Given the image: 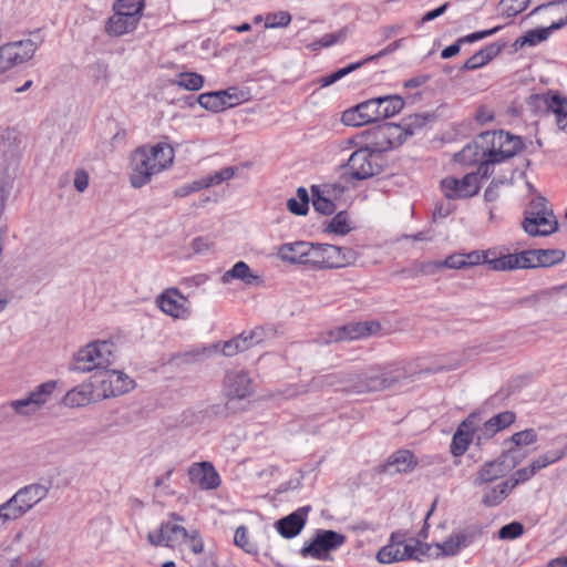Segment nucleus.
<instances>
[{
	"mask_svg": "<svg viewBox=\"0 0 567 567\" xmlns=\"http://www.w3.org/2000/svg\"><path fill=\"white\" fill-rule=\"evenodd\" d=\"M247 349H249V344L246 343L245 332H243L238 337L224 342L221 353L225 357H233Z\"/></svg>",
	"mask_w": 567,
	"mask_h": 567,
	"instance_id": "obj_46",
	"label": "nucleus"
},
{
	"mask_svg": "<svg viewBox=\"0 0 567 567\" xmlns=\"http://www.w3.org/2000/svg\"><path fill=\"white\" fill-rule=\"evenodd\" d=\"M220 279L223 284H229L234 279L240 280L248 286L261 284V278L252 274L250 267L245 261H237L229 270L224 272Z\"/></svg>",
	"mask_w": 567,
	"mask_h": 567,
	"instance_id": "obj_33",
	"label": "nucleus"
},
{
	"mask_svg": "<svg viewBox=\"0 0 567 567\" xmlns=\"http://www.w3.org/2000/svg\"><path fill=\"white\" fill-rule=\"evenodd\" d=\"M310 511L311 506H302L278 519L275 524L277 532L287 539L298 536L307 523Z\"/></svg>",
	"mask_w": 567,
	"mask_h": 567,
	"instance_id": "obj_23",
	"label": "nucleus"
},
{
	"mask_svg": "<svg viewBox=\"0 0 567 567\" xmlns=\"http://www.w3.org/2000/svg\"><path fill=\"white\" fill-rule=\"evenodd\" d=\"M187 473L190 483L203 491L216 489L220 485V476L208 461L193 463Z\"/></svg>",
	"mask_w": 567,
	"mask_h": 567,
	"instance_id": "obj_20",
	"label": "nucleus"
},
{
	"mask_svg": "<svg viewBox=\"0 0 567 567\" xmlns=\"http://www.w3.org/2000/svg\"><path fill=\"white\" fill-rule=\"evenodd\" d=\"M43 558L37 556L25 558L23 555L17 556L9 561V567H42Z\"/></svg>",
	"mask_w": 567,
	"mask_h": 567,
	"instance_id": "obj_57",
	"label": "nucleus"
},
{
	"mask_svg": "<svg viewBox=\"0 0 567 567\" xmlns=\"http://www.w3.org/2000/svg\"><path fill=\"white\" fill-rule=\"evenodd\" d=\"M235 175V168L234 167H225L218 172H215L212 175L206 176L209 186L219 185L225 181H228L233 178Z\"/></svg>",
	"mask_w": 567,
	"mask_h": 567,
	"instance_id": "obj_59",
	"label": "nucleus"
},
{
	"mask_svg": "<svg viewBox=\"0 0 567 567\" xmlns=\"http://www.w3.org/2000/svg\"><path fill=\"white\" fill-rule=\"evenodd\" d=\"M183 543L196 555L204 550V543L197 530L188 532V536L183 538Z\"/></svg>",
	"mask_w": 567,
	"mask_h": 567,
	"instance_id": "obj_64",
	"label": "nucleus"
},
{
	"mask_svg": "<svg viewBox=\"0 0 567 567\" xmlns=\"http://www.w3.org/2000/svg\"><path fill=\"white\" fill-rule=\"evenodd\" d=\"M93 79L95 82H107L109 80V65L104 61H96L90 65Z\"/></svg>",
	"mask_w": 567,
	"mask_h": 567,
	"instance_id": "obj_60",
	"label": "nucleus"
},
{
	"mask_svg": "<svg viewBox=\"0 0 567 567\" xmlns=\"http://www.w3.org/2000/svg\"><path fill=\"white\" fill-rule=\"evenodd\" d=\"M291 21V16L281 11L274 14H268L266 18V27L267 28H284L287 27Z\"/></svg>",
	"mask_w": 567,
	"mask_h": 567,
	"instance_id": "obj_54",
	"label": "nucleus"
},
{
	"mask_svg": "<svg viewBox=\"0 0 567 567\" xmlns=\"http://www.w3.org/2000/svg\"><path fill=\"white\" fill-rule=\"evenodd\" d=\"M204 76L196 72H183L174 83L188 91H198L204 86Z\"/></svg>",
	"mask_w": 567,
	"mask_h": 567,
	"instance_id": "obj_42",
	"label": "nucleus"
},
{
	"mask_svg": "<svg viewBox=\"0 0 567 567\" xmlns=\"http://www.w3.org/2000/svg\"><path fill=\"white\" fill-rule=\"evenodd\" d=\"M103 371L104 378L101 380V383L104 389V398L121 395L133 386L134 381L123 372L109 370V368Z\"/></svg>",
	"mask_w": 567,
	"mask_h": 567,
	"instance_id": "obj_25",
	"label": "nucleus"
},
{
	"mask_svg": "<svg viewBox=\"0 0 567 567\" xmlns=\"http://www.w3.org/2000/svg\"><path fill=\"white\" fill-rule=\"evenodd\" d=\"M272 333V329L269 327H257L248 333L245 332L246 343L249 344V348L256 344H259L264 341V339Z\"/></svg>",
	"mask_w": 567,
	"mask_h": 567,
	"instance_id": "obj_52",
	"label": "nucleus"
},
{
	"mask_svg": "<svg viewBox=\"0 0 567 567\" xmlns=\"http://www.w3.org/2000/svg\"><path fill=\"white\" fill-rule=\"evenodd\" d=\"M344 168L351 179H367L382 172V156L379 151L362 147L350 155Z\"/></svg>",
	"mask_w": 567,
	"mask_h": 567,
	"instance_id": "obj_6",
	"label": "nucleus"
},
{
	"mask_svg": "<svg viewBox=\"0 0 567 567\" xmlns=\"http://www.w3.org/2000/svg\"><path fill=\"white\" fill-rule=\"evenodd\" d=\"M485 156H491V150L488 144L483 143L481 133L472 143H468L462 151L456 153L454 159L463 165H473L485 158Z\"/></svg>",
	"mask_w": 567,
	"mask_h": 567,
	"instance_id": "obj_28",
	"label": "nucleus"
},
{
	"mask_svg": "<svg viewBox=\"0 0 567 567\" xmlns=\"http://www.w3.org/2000/svg\"><path fill=\"white\" fill-rule=\"evenodd\" d=\"M379 104L380 120H385L398 114L404 106V101L399 95H386L377 97Z\"/></svg>",
	"mask_w": 567,
	"mask_h": 567,
	"instance_id": "obj_41",
	"label": "nucleus"
},
{
	"mask_svg": "<svg viewBox=\"0 0 567 567\" xmlns=\"http://www.w3.org/2000/svg\"><path fill=\"white\" fill-rule=\"evenodd\" d=\"M423 554L420 548V542L416 539H406V533L393 532L390 535L386 545L382 546L377 553V560L380 564H393L398 561L419 559Z\"/></svg>",
	"mask_w": 567,
	"mask_h": 567,
	"instance_id": "obj_4",
	"label": "nucleus"
},
{
	"mask_svg": "<svg viewBox=\"0 0 567 567\" xmlns=\"http://www.w3.org/2000/svg\"><path fill=\"white\" fill-rule=\"evenodd\" d=\"M93 393V385L91 383H82L66 392L63 403L69 408L84 406L92 401Z\"/></svg>",
	"mask_w": 567,
	"mask_h": 567,
	"instance_id": "obj_35",
	"label": "nucleus"
},
{
	"mask_svg": "<svg viewBox=\"0 0 567 567\" xmlns=\"http://www.w3.org/2000/svg\"><path fill=\"white\" fill-rule=\"evenodd\" d=\"M483 494L481 503L485 507H496L502 504L505 498L512 493V487L507 481H503L497 485L491 486L489 484L483 486Z\"/></svg>",
	"mask_w": 567,
	"mask_h": 567,
	"instance_id": "obj_34",
	"label": "nucleus"
},
{
	"mask_svg": "<svg viewBox=\"0 0 567 567\" xmlns=\"http://www.w3.org/2000/svg\"><path fill=\"white\" fill-rule=\"evenodd\" d=\"M234 543L248 554L257 553V547L254 543L248 539V529L241 525L235 530Z\"/></svg>",
	"mask_w": 567,
	"mask_h": 567,
	"instance_id": "obj_47",
	"label": "nucleus"
},
{
	"mask_svg": "<svg viewBox=\"0 0 567 567\" xmlns=\"http://www.w3.org/2000/svg\"><path fill=\"white\" fill-rule=\"evenodd\" d=\"M339 254V246L329 244L311 245L309 265L319 269L336 268Z\"/></svg>",
	"mask_w": 567,
	"mask_h": 567,
	"instance_id": "obj_27",
	"label": "nucleus"
},
{
	"mask_svg": "<svg viewBox=\"0 0 567 567\" xmlns=\"http://www.w3.org/2000/svg\"><path fill=\"white\" fill-rule=\"evenodd\" d=\"M502 163V161L496 156H485L482 161H480L477 164V176L480 175L482 178H487L494 173V164Z\"/></svg>",
	"mask_w": 567,
	"mask_h": 567,
	"instance_id": "obj_56",
	"label": "nucleus"
},
{
	"mask_svg": "<svg viewBox=\"0 0 567 567\" xmlns=\"http://www.w3.org/2000/svg\"><path fill=\"white\" fill-rule=\"evenodd\" d=\"M522 225L530 236H548L558 228V221L553 210L547 208L544 197L530 202Z\"/></svg>",
	"mask_w": 567,
	"mask_h": 567,
	"instance_id": "obj_5",
	"label": "nucleus"
},
{
	"mask_svg": "<svg viewBox=\"0 0 567 567\" xmlns=\"http://www.w3.org/2000/svg\"><path fill=\"white\" fill-rule=\"evenodd\" d=\"M399 378L383 368L370 367L360 373L349 374L342 381L341 390L357 394L383 391L396 384Z\"/></svg>",
	"mask_w": 567,
	"mask_h": 567,
	"instance_id": "obj_2",
	"label": "nucleus"
},
{
	"mask_svg": "<svg viewBox=\"0 0 567 567\" xmlns=\"http://www.w3.org/2000/svg\"><path fill=\"white\" fill-rule=\"evenodd\" d=\"M474 534L467 530H461L451 535L441 545V550L447 556L456 555L462 548L473 543Z\"/></svg>",
	"mask_w": 567,
	"mask_h": 567,
	"instance_id": "obj_37",
	"label": "nucleus"
},
{
	"mask_svg": "<svg viewBox=\"0 0 567 567\" xmlns=\"http://www.w3.org/2000/svg\"><path fill=\"white\" fill-rule=\"evenodd\" d=\"M328 233H334L337 235H347L350 231V227L348 225L347 214L344 212H340L330 220L329 225L326 228Z\"/></svg>",
	"mask_w": 567,
	"mask_h": 567,
	"instance_id": "obj_48",
	"label": "nucleus"
},
{
	"mask_svg": "<svg viewBox=\"0 0 567 567\" xmlns=\"http://www.w3.org/2000/svg\"><path fill=\"white\" fill-rule=\"evenodd\" d=\"M144 6V0H116L113 3V11L132 13L141 19Z\"/></svg>",
	"mask_w": 567,
	"mask_h": 567,
	"instance_id": "obj_44",
	"label": "nucleus"
},
{
	"mask_svg": "<svg viewBox=\"0 0 567 567\" xmlns=\"http://www.w3.org/2000/svg\"><path fill=\"white\" fill-rule=\"evenodd\" d=\"M56 382L48 381L35 388L28 396L10 402V406L21 415H29L37 412L44 405L53 391L55 390Z\"/></svg>",
	"mask_w": 567,
	"mask_h": 567,
	"instance_id": "obj_14",
	"label": "nucleus"
},
{
	"mask_svg": "<svg viewBox=\"0 0 567 567\" xmlns=\"http://www.w3.org/2000/svg\"><path fill=\"white\" fill-rule=\"evenodd\" d=\"M533 268L550 267L561 262L565 251L561 249H530Z\"/></svg>",
	"mask_w": 567,
	"mask_h": 567,
	"instance_id": "obj_38",
	"label": "nucleus"
},
{
	"mask_svg": "<svg viewBox=\"0 0 567 567\" xmlns=\"http://www.w3.org/2000/svg\"><path fill=\"white\" fill-rule=\"evenodd\" d=\"M480 415L471 413L457 427L451 442V453L454 456L463 455L473 441L474 433L477 431Z\"/></svg>",
	"mask_w": 567,
	"mask_h": 567,
	"instance_id": "obj_18",
	"label": "nucleus"
},
{
	"mask_svg": "<svg viewBox=\"0 0 567 567\" xmlns=\"http://www.w3.org/2000/svg\"><path fill=\"white\" fill-rule=\"evenodd\" d=\"M115 344L112 341H94L80 349L70 367L76 372L106 370L115 360Z\"/></svg>",
	"mask_w": 567,
	"mask_h": 567,
	"instance_id": "obj_3",
	"label": "nucleus"
},
{
	"mask_svg": "<svg viewBox=\"0 0 567 567\" xmlns=\"http://www.w3.org/2000/svg\"><path fill=\"white\" fill-rule=\"evenodd\" d=\"M38 43L31 39L9 42L0 47V53L8 70L29 61L38 49Z\"/></svg>",
	"mask_w": 567,
	"mask_h": 567,
	"instance_id": "obj_15",
	"label": "nucleus"
},
{
	"mask_svg": "<svg viewBox=\"0 0 567 567\" xmlns=\"http://www.w3.org/2000/svg\"><path fill=\"white\" fill-rule=\"evenodd\" d=\"M341 121L347 126H362L367 124L362 113L358 111V105L344 111L342 113Z\"/></svg>",
	"mask_w": 567,
	"mask_h": 567,
	"instance_id": "obj_51",
	"label": "nucleus"
},
{
	"mask_svg": "<svg viewBox=\"0 0 567 567\" xmlns=\"http://www.w3.org/2000/svg\"><path fill=\"white\" fill-rule=\"evenodd\" d=\"M565 25H567V16L565 18H561L559 21L553 22L547 28H539V29H534V30L527 31L526 34H524L523 37H519L515 43L518 44L519 47H524V45L534 47V45L547 40V38L550 35L551 31L558 30Z\"/></svg>",
	"mask_w": 567,
	"mask_h": 567,
	"instance_id": "obj_32",
	"label": "nucleus"
},
{
	"mask_svg": "<svg viewBox=\"0 0 567 567\" xmlns=\"http://www.w3.org/2000/svg\"><path fill=\"white\" fill-rule=\"evenodd\" d=\"M567 454V443L565 444L564 449L560 451H549L543 455H539L537 458H535L530 463V467L535 472V474L548 466L549 464L556 463L559 460H561Z\"/></svg>",
	"mask_w": 567,
	"mask_h": 567,
	"instance_id": "obj_43",
	"label": "nucleus"
},
{
	"mask_svg": "<svg viewBox=\"0 0 567 567\" xmlns=\"http://www.w3.org/2000/svg\"><path fill=\"white\" fill-rule=\"evenodd\" d=\"M378 101L379 100L374 97L358 104V111L362 113L367 124L381 121L379 115L380 102Z\"/></svg>",
	"mask_w": 567,
	"mask_h": 567,
	"instance_id": "obj_45",
	"label": "nucleus"
},
{
	"mask_svg": "<svg viewBox=\"0 0 567 567\" xmlns=\"http://www.w3.org/2000/svg\"><path fill=\"white\" fill-rule=\"evenodd\" d=\"M512 443L517 447L527 446L537 441V434L534 429H526L524 431L514 433L511 437Z\"/></svg>",
	"mask_w": 567,
	"mask_h": 567,
	"instance_id": "obj_50",
	"label": "nucleus"
},
{
	"mask_svg": "<svg viewBox=\"0 0 567 567\" xmlns=\"http://www.w3.org/2000/svg\"><path fill=\"white\" fill-rule=\"evenodd\" d=\"M535 475V472L530 466H526L517 470L507 481L512 489H514L518 484L527 482L530 477Z\"/></svg>",
	"mask_w": 567,
	"mask_h": 567,
	"instance_id": "obj_53",
	"label": "nucleus"
},
{
	"mask_svg": "<svg viewBox=\"0 0 567 567\" xmlns=\"http://www.w3.org/2000/svg\"><path fill=\"white\" fill-rule=\"evenodd\" d=\"M444 267L452 269L465 268L464 254H453L449 256L444 261H430L422 266L421 271L426 275L434 274L436 270Z\"/></svg>",
	"mask_w": 567,
	"mask_h": 567,
	"instance_id": "obj_40",
	"label": "nucleus"
},
{
	"mask_svg": "<svg viewBox=\"0 0 567 567\" xmlns=\"http://www.w3.org/2000/svg\"><path fill=\"white\" fill-rule=\"evenodd\" d=\"M188 536V532L182 525L171 522H164L161 526L147 534V540L152 546H165L176 548L183 543V538Z\"/></svg>",
	"mask_w": 567,
	"mask_h": 567,
	"instance_id": "obj_16",
	"label": "nucleus"
},
{
	"mask_svg": "<svg viewBox=\"0 0 567 567\" xmlns=\"http://www.w3.org/2000/svg\"><path fill=\"white\" fill-rule=\"evenodd\" d=\"M524 533V526L519 522H512L504 525L498 530V537L501 539H516Z\"/></svg>",
	"mask_w": 567,
	"mask_h": 567,
	"instance_id": "obj_49",
	"label": "nucleus"
},
{
	"mask_svg": "<svg viewBox=\"0 0 567 567\" xmlns=\"http://www.w3.org/2000/svg\"><path fill=\"white\" fill-rule=\"evenodd\" d=\"M21 137L16 128L7 127L0 133V153L3 161L11 163L19 156Z\"/></svg>",
	"mask_w": 567,
	"mask_h": 567,
	"instance_id": "obj_30",
	"label": "nucleus"
},
{
	"mask_svg": "<svg viewBox=\"0 0 567 567\" xmlns=\"http://www.w3.org/2000/svg\"><path fill=\"white\" fill-rule=\"evenodd\" d=\"M358 258V254L350 247H339V254L337 259L336 268H342L348 265L354 264Z\"/></svg>",
	"mask_w": 567,
	"mask_h": 567,
	"instance_id": "obj_55",
	"label": "nucleus"
},
{
	"mask_svg": "<svg viewBox=\"0 0 567 567\" xmlns=\"http://www.w3.org/2000/svg\"><path fill=\"white\" fill-rule=\"evenodd\" d=\"M224 391L228 398L245 399L252 393V380L246 371H228L224 379Z\"/></svg>",
	"mask_w": 567,
	"mask_h": 567,
	"instance_id": "obj_22",
	"label": "nucleus"
},
{
	"mask_svg": "<svg viewBox=\"0 0 567 567\" xmlns=\"http://www.w3.org/2000/svg\"><path fill=\"white\" fill-rule=\"evenodd\" d=\"M323 187V190H320L319 186L316 185L311 187L312 206L318 213L329 216L336 212V204L328 197L336 185H324Z\"/></svg>",
	"mask_w": 567,
	"mask_h": 567,
	"instance_id": "obj_36",
	"label": "nucleus"
},
{
	"mask_svg": "<svg viewBox=\"0 0 567 567\" xmlns=\"http://www.w3.org/2000/svg\"><path fill=\"white\" fill-rule=\"evenodd\" d=\"M381 324L377 321L350 322L329 331V342L357 340L378 333Z\"/></svg>",
	"mask_w": 567,
	"mask_h": 567,
	"instance_id": "obj_17",
	"label": "nucleus"
},
{
	"mask_svg": "<svg viewBox=\"0 0 567 567\" xmlns=\"http://www.w3.org/2000/svg\"><path fill=\"white\" fill-rule=\"evenodd\" d=\"M487 62L484 58V55L482 54V52L478 50L477 52H475L473 55H471L465 62L464 64L461 66V71L462 72H465V71H472V70H476V69H480L484 65H486Z\"/></svg>",
	"mask_w": 567,
	"mask_h": 567,
	"instance_id": "obj_62",
	"label": "nucleus"
},
{
	"mask_svg": "<svg viewBox=\"0 0 567 567\" xmlns=\"http://www.w3.org/2000/svg\"><path fill=\"white\" fill-rule=\"evenodd\" d=\"M226 92H206L198 95L197 103L205 110L218 113L227 109Z\"/></svg>",
	"mask_w": 567,
	"mask_h": 567,
	"instance_id": "obj_39",
	"label": "nucleus"
},
{
	"mask_svg": "<svg viewBox=\"0 0 567 567\" xmlns=\"http://www.w3.org/2000/svg\"><path fill=\"white\" fill-rule=\"evenodd\" d=\"M140 18L127 12L113 11L105 23V33L110 37H122L133 32L140 22Z\"/></svg>",
	"mask_w": 567,
	"mask_h": 567,
	"instance_id": "obj_24",
	"label": "nucleus"
},
{
	"mask_svg": "<svg viewBox=\"0 0 567 567\" xmlns=\"http://www.w3.org/2000/svg\"><path fill=\"white\" fill-rule=\"evenodd\" d=\"M174 157V148L167 143L138 146L131 155V186L141 188L150 184L154 175L164 172L173 165Z\"/></svg>",
	"mask_w": 567,
	"mask_h": 567,
	"instance_id": "obj_1",
	"label": "nucleus"
},
{
	"mask_svg": "<svg viewBox=\"0 0 567 567\" xmlns=\"http://www.w3.org/2000/svg\"><path fill=\"white\" fill-rule=\"evenodd\" d=\"M530 249L515 254H507L488 261V266L493 270L504 271L513 269L533 268Z\"/></svg>",
	"mask_w": 567,
	"mask_h": 567,
	"instance_id": "obj_26",
	"label": "nucleus"
},
{
	"mask_svg": "<svg viewBox=\"0 0 567 567\" xmlns=\"http://www.w3.org/2000/svg\"><path fill=\"white\" fill-rule=\"evenodd\" d=\"M515 419H516V415L512 411L501 412V413L494 415L493 417H491V420L493 421V423L496 426V430H498V431H502V430L508 427L511 424H513L515 422Z\"/></svg>",
	"mask_w": 567,
	"mask_h": 567,
	"instance_id": "obj_58",
	"label": "nucleus"
},
{
	"mask_svg": "<svg viewBox=\"0 0 567 567\" xmlns=\"http://www.w3.org/2000/svg\"><path fill=\"white\" fill-rule=\"evenodd\" d=\"M501 28H502L501 25H497L492 29L477 31V32L467 34L465 37L460 38L458 43H474L476 41L483 40L487 37L495 34L496 32H498L501 30Z\"/></svg>",
	"mask_w": 567,
	"mask_h": 567,
	"instance_id": "obj_61",
	"label": "nucleus"
},
{
	"mask_svg": "<svg viewBox=\"0 0 567 567\" xmlns=\"http://www.w3.org/2000/svg\"><path fill=\"white\" fill-rule=\"evenodd\" d=\"M402 41H403L402 39H399V40L390 43L384 49L380 50L377 54L370 55V56L363 59L362 61L350 63L349 65L337 70L336 72L331 73L330 75L320 78L318 81L320 83V86L327 87V86L336 83L337 81L341 80L346 75L350 74L351 72L358 70L363 64L394 52L395 50H398L401 47Z\"/></svg>",
	"mask_w": 567,
	"mask_h": 567,
	"instance_id": "obj_21",
	"label": "nucleus"
},
{
	"mask_svg": "<svg viewBox=\"0 0 567 567\" xmlns=\"http://www.w3.org/2000/svg\"><path fill=\"white\" fill-rule=\"evenodd\" d=\"M482 141L488 144L491 156H496L502 162L514 157L524 146L520 137L504 131L483 132Z\"/></svg>",
	"mask_w": 567,
	"mask_h": 567,
	"instance_id": "obj_8",
	"label": "nucleus"
},
{
	"mask_svg": "<svg viewBox=\"0 0 567 567\" xmlns=\"http://www.w3.org/2000/svg\"><path fill=\"white\" fill-rule=\"evenodd\" d=\"M434 116L429 113H417L404 117L401 124L386 123L384 130L389 136H395V141H389L391 147L403 144L409 136L421 131Z\"/></svg>",
	"mask_w": 567,
	"mask_h": 567,
	"instance_id": "obj_10",
	"label": "nucleus"
},
{
	"mask_svg": "<svg viewBox=\"0 0 567 567\" xmlns=\"http://www.w3.org/2000/svg\"><path fill=\"white\" fill-rule=\"evenodd\" d=\"M506 457L507 455L503 454L501 457L487 461L481 465L473 478V485L476 487H483L484 485L504 477L515 466V463L507 464Z\"/></svg>",
	"mask_w": 567,
	"mask_h": 567,
	"instance_id": "obj_19",
	"label": "nucleus"
},
{
	"mask_svg": "<svg viewBox=\"0 0 567 567\" xmlns=\"http://www.w3.org/2000/svg\"><path fill=\"white\" fill-rule=\"evenodd\" d=\"M311 245L306 241L287 243L280 246L278 254L284 261L309 265Z\"/></svg>",
	"mask_w": 567,
	"mask_h": 567,
	"instance_id": "obj_29",
	"label": "nucleus"
},
{
	"mask_svg": "<svg viewBox=\"0 0 567 567\" xmlns=\"http://www.w3.org/2000/svg\"><path fill=\"white\" fill-rule=\"evenodd\" d=\"M416 465V457L411 451L399 450L388 458L384 471L390 473H408L413 471Z\"/></svg>",
	"mask_w": 567,
	"mask_h": 567,
	"instance_id": "obj_31",
	"label": "nucleus"
},
{
	"mask_svg": "<svg viewBox=\"0 0 567 567\" xmlns=\"http://www.w3.org/2000/svg\"><path fill=\"white\" fill-rule=\"evenodd\" d=\"M441 190L450 200L470 198L480 190L478 177L475 173H468L463 178L445 177L440 183Z\"/></svg>",
	"mask_w": 567,
	"mask_h": 567,
	"instance_id": "obj_12",
	"label": "nucleus"
},
{
	"mask_svg": "<svg viewBox=\"0 0 567 567\" xmlns=\"http://www.w3.org/2000/svg\"><path fill=\"white\" fill-rule=\"evenodd\" d=\"M156 303L159 309L167 316L186 320L190 316V302L177 288H168L162 292Z\"/></svg>",
	"mask_w": 567,
	"mask_h": 567,
	"instance_id": "obj_13",
	"label": "nucleus"
},
{
	"mask_svg": "<svg viewBox=\"0 0 567 567\" xmlns=\"http://www.w3.org/2000/svg\"><path fill=\"white\" fill-rule=\"evenodd\" d=\"M346 542V536L334 530H318L310 544L305 545L300 554L303 557L327 559L329 551L337 549Z\"/></svg>",
	"mask_w": 567,
	"mask_h": 567,
	"instance_id": "obj_9",
	"label": "nucleus"
},
{
	"mask_svg": "<svg viewBox=\"0 0 567 567\" xmlns=\"http://www.w3.org/2000/svg\"><path fill=\"white\" fill-rule=\"evenodd\" d=\"M530 103L545 113H553L559 131L567 133V97L557 92H547L530 96Z\"/></svg>",
	"mask_w": 567,
	"mask_h": 567,
	"instance_id": "obj_11",
	"label": "nucleus"
},
{
	"mask_svg": "<svg viewBox=\"0 0 567 567\" xmlns=\"http://www.w3.org/2000/svg\"><path fill=\"white\" fill-rule=\"evenodd\" d=\"M49 487L33 483L18 489L4 503L17 519L23 517L37 504L48 496Z\"/></svg>",
	"mask_w": 567,
	"mask_h": 567,
	"instance_id": "obj_7",
	"label": "nucleus"
},
{
	"mask_svg": "<svg viewBox=\"0 0 567 567\" xmlns=\"http://www.w3.org/2000/svg\"><path fill=\"white\" fill-rule=\"evenodd\" d=\"M506 45H507L506 42L496 41V42L487 44L480 51L482 52L486 62L488 63L494 58H496L506 48Z\"/></svg>",
	"mask_w": 567,
	"mask_h": 567,
	"instance_id": "obj_63",
	"label": "nucleus"
}]
</instances>
